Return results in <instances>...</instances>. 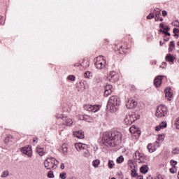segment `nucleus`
I'll use <instances>...</instances> for the list:
<instances>
[{
  "instance_id": "nucleus-46",
  "label": "nucleus",
  "mask_w": 179,
  "mask_h": 179,
  "mask_svg": "<svg viewBox=\"0 0 179 179\" xmlns=\"http://www.w3.org/2000/svg\"><path fill=\"white\" fill-rule=\"evenodd\" d=\"M135 178H136V179H143V176L137 175V176H136Z\"/></svg>"
},
{
  "instance_id": "nucleus-62",
  "label": "nucleus",
  "mask_w": 179,
  "mask_h": 179,
  "mask_svg": "<svg viewBox=\"0 0 179 179\" xmlns=\"http://www.w3.org/2000/svg\"><path fill=\"white\" fill-rule=\"evenodd\" d=\"M126 179H129V178H126Z\"/></svg>"
},
{
  "instance_id": "nucleus-45",
  "label": "nucleus",
  "mask_w": 179,
  "mask_h": 179,
  "mask_svg": "<svg viewBox=\"0 0 179 179\" xmlns=\"http://www.w3.org/2000/svg\"><path fill=\"white\" fill-rule=\"evenodd\" d=\"M162 16H167V11L162 10Z\"/></svg>"
},
{
  "instance_id": "nucleus-12",
  "label": "nucleus",
  "mask_w": 179,
  "mask_h": 179,
  "mask_svg": "<svg viewBox=\"0 0 179 179\" xmlns=\"http://www.w3.org/2000/svg\"><path fill=\"white\" fill-rule=\"evenodd\" d=\"M124 121L126 125H131L133 122H135V120H134V116L131 115H126Z\"/></svg>"
},
{
  "instance_id": "nucleus-27",
  "label": "nucleus",
  "mask_w": 179,
  "mask_h": 179,
  "mask_svg": "<svg viewBox=\"0 0 179 179\" xmlns=\"http://www.w3.org/2000/svg\"><path fill=\"white\" fill-rule=\"evenodd\" d=\"M108 166L109 169H113L114 166H115V164L114 163V161L109 160L108 162Z\"/></svg>"
},
{
  "instance_id": "nucleus-40",
  "label": "nucleus",
  "mask_w": 179,
  "mask_h": 179,
  "mask_svg": "<svg viewBox=\"0 0 179 179\" xmlns=\"http://www.w3.org/2000/svg\"><path fill=\"white\" fill-rule=\"evenodd\" d=\"M170 172L172 174H175V173H177V171H176V168L174 166L170 169Z\"/></svg>"
},
{
  "instance_id": "nucleus-38",
  "label": "nucleus",
  "mask_w": 179,
  "mask_h": 179,
  "mask_svg": "<svg viewBox=\"0 0 179 179\" xmlns=\"http://www.w3.org/2000/svg\"><path fill=\"white\" fill-rule=\"evenodd\" d=\"M153 17H155V14H153V13H150V14L147 16V19H148V20L153 19Z\"/></svg>"
},
{
  "instance_id": "nucleus-11",
  "label": "nucleus",
  "mask_w": 179,
  "mask_h": 179,
  "mask_svg": "<svg viewBox=\"0 0 179 179\" xmlns=\"http://www.w3.org/2000/svg\"><path fill=\"white\" fill-rule=\"evenodd\" d=\"M136 106H138V102L132 98L129 99L126 104V107L128 108H135Z\"/></svg>"
},
{
  "instance_id": "nucleus-20",
  "label": "nucleus",
  "mask_w": 179,
  "mask_h": 179,
  "mask_svg": "<svg viewBox=\"0 0 179 179\" xmlns=\"http://www.w3.org/2000/svg\"><path fill=\"white\" fill-rule=\"evenodd\" d=\"M86 90V86L85 85V83L83 82H80V85H78V92H85V90Z\"/></svg>"
},
{
  "instance_id": "nucleus-42",
  "label": "nucleus",
  "mask_w": 179,
  "mask_h": 179,
  "mask_svg": "<svg viewBox=\"0 0 179 179\" xmlns=\"http://www.w3.org/2000/svg\"><path fill=\"white\" fill-rule=\"evenodd\" d=\"M169 47H172V48H174L175 47V44H174V41H171Z\"/></svg>"
},
{
  "instance_id": "nucleus-34",
  "label": "nucleus",
  "mask_w": 179,
  "mask_h": 179,
  "mask_svg": "<svg viewBox=\"0 0 179 179\" xmlns=\"http://www.w3.org/2000/svg\"><path fill=\"white\" fill-rule=\"evenodd\" d=\"M48 178H54V172L52 171H50L48 173Z\"/></svg>"
},
{
  "instance_id": "nucleus-29",
  "label": "nucleus",
  "mask_w": 179,
  "mask_h": 179,
  "mask_svg": "<svg viewBox=\"0 0 179 179\" xmlns=\"http://www.w3.org/2000/svg\"><path fill=\"white\" fill-rule=\"evenodd\" d=\"M9 176V171H4L3 172V174L1 176V178H5L6 177H8Z\"/></svg>"
},
{
  "instance_id": "nucleus-35",
  "label": "nucleus",
  "mask_w": 179,
  "mask_h": 179,
  "mask_svg": "<svg viewBox=\"0 0 179 179\" xmlns=\"http://www.w3.org/2000/svg\"><path fill=\"white\" fill-rule=\"evenodd\" d=\"M59 177L62 179H66V172H62L60 173Z\"/></svg>"
},
{
  "instance_id": "nucleus-49",
  "label": "nucleus",
  "mask_w": 179,
  "mask_h": 179,
  "mask_svg": "<svg viewBox=\"0 0 179 179\" xmlns=\"http://www.w3.org/2000/svg\"><path fill=\"white\" fill-rule=\"evenodd\" d=\"M156 179H163V176H162V175H158Z\"/></svg>"
},
{
  "instance_id": "nucleus-16",
  "label": "nucleus",
  "mask_w": 179,
  "mask_h": 179,
  "mask_svg": "<svg viewBox=\"0 0 179 179\" xmlns=\"http://www.w3.org/2000/svg\"><path fill=\"white\" fill-rule=\"evenodd\" d=\"M129 131L131 134H134L135 136H136V135H141V133L138 131V129L135 126H131L129 128Z\"/></svg>"
},
{
  "instance_id": "nucleus-26",
  "label": "nucleus",
  "mask_w": 179,
  "mask_h": 179,
  "mask_svg": "<svg viewBox=\"0 0 179 179\" xmlns=\"http://www.w3.org/2000/svg\"><path fill=\"white\" fill-rule=\"evenodd\" d=\"M84 120L87 121V122H92L93 118L89 115H85L84 116Z\"/></svg>"
},
{
  "instance_id": "nucleus-32",
  "label": "nucleus",
  "mask_w": 179,
  "mask_h": 179,
  "mask_svg": "<svg viewBox=\"0 0 179 179\" xmlns=\"http://www.w3.org/2000/svg\"><path fill=\"white\" fill-rule=\"evenodd\" d=\"M160 16H162V14H160L159 11L155 13V20H156V22L159 21V19L160 18Z\"/></svg>"
},
{
  "instance_id": "nucleus-43",
  "label": "nucleus",
  "mask_w": 179,
  "mask_h": 179,
  "mask_svg": "<svg viewBox=\"0 0 179 179\" xmlns=\"http://www.w3.org/2000/svg\"><path fill=\"white\" fill-rule=\"evenodd\" d=\"M171 164L173 166V167L177 164V161H171Z\"/></svg>"
},
{
  "instance_id": "nucleus-22",
  "label": "nucleus",
  "mask_w": 179,
  "mask_h": 179,
  "mask_svg": "<svg viewBox=\"0 0 179 179\" xmlns=\"http://www.w3.org/2000/svg\"><path fill=\"white\" fill-rule=\"evenodd\" d=\"M141 173H143V174H146L148 173V166L143 165L140 169Z\"/></svg>"
},
{
  "instance_id": "nucleus-4",
  "label": "nucleus",
  "mask_w": 179,
  "mask_h": 179,
  "mask_svg": "<svg viewBox=\"0 0 179 179\" xmlns=\"http://www.w3.org/2000/svg\"><path fill=\"white\" fill-rule=\"evenodd\" d=\"M75 148L78 152H82L83 156L84 157H90V152H89L88 147L86 144H83L81 143H75Z\"/></svg>"
},
{
  "instance_id": "nucleus-57",
  "label": "nucleus",
  "mask_w": 179,
  "mask_h": 179,
  "mask_svg": "<svg viewBox=\"0 0 179 179\" xmlns=\"http://www.w3.org/2000/svg\"><path fill=\"white\" fill-rule=\"evenodd\" d=\"M164 41H169V38H164Z\"/></svg>"
},
{
  "instance_id": "nucleus-41",
  "label": "nucleus",
  "mask_w": 179,
  "mask_h": 179,
  "mask_svg": "<svg viewBox=\"0 0 179 179\" xmlns=\"http://www.w3.org/2000/svg\"><path fill=\"white\" fill-rule=\"evenodd\" d=\"M173 33H174V36H177V34H178V33H179V29H177V28H174L173 29Z\"/></svg>"
},
{
  "instance_id": "nucleus-48",
  "label": "nucleus",
  "mask_w": 179,
  "mask_h": 179,
  "mask_svg": "<svg viewBox=\"0 0 179 179\" xmlns=\"http://www.w3.org/2000/svg\"><path fill=\"white\" fill-rule=\"evenodd\" d=\"M164 29L166 31H170V29L169 28V27H166L164 28Z\"/></svg>"
},
{
  "instance_id": "nucleus-31",
  "label": "nucleus",
  "mask_w": 179,
  "mask_h": 179,
  "mask_svg": "<svg viewBox=\"0 0 179 179\" xmlns=\"http://www.w3.org/2000/svg\"><path fill=\"white\" fill-rule=\"evenodd\" d=\"M85 78H87L88 79H90V77L92 76V73L90 71H87L84 73Z\"/></svg>"
},
{
  "instance_id": "nucleus-58",
  "label": "nucleus",
  "mask_w": 179,
  "mask_h": 179,
  "mask_svg": "<svg viewBox=\"0 0 179 179\" xmlns=\"http://www.w3.org/2000/svg\"><path fill=\"white\" fill-rule=\"evenodd\" d=\"M160 22H163V18L159 19Z\"/></svg>"
},
{
  "instance_id": "nucleus-37",
  "label": "nucleus",
  "mask_w": 179,
  "mask_h": 179,
  "mask_svg": "<svg viewBox=\"0 0 179 179\" xmlns=\"http://www.w3.org/2000/svg\"><path fill=\"white\" fill-rule=\"evenodd\" d=\"M172 153L173 155H179V148H175L173 151Z\"/></svg>"
},
{
  "instance_id": "nucleus-28",
  "label": "nucleus",
  "mask_w": 179,
  "mask_h": 179,
  "mask_svg": "<svg viewBox=\"0 0 179 179\" xmlns=\"http://www.w3.org/2000/svg\"><path fill=\"white\" fill-rule=\"evenodd\" d=\"M67 79L71 82H75L76 77L73 75H70L67 77Z\"/></svg>"
},
{
  "instance_id": "nucleus-23",
  "label": "nucleus",
  "mask_w": 179,
  "mask_h": 179,
  "mask_svg": "<svg viewBox=\"0 0 179 179\" xmlns=\"http://www.w3.org/2000/svg\"><path fill=\"white\" fill-rule=\"evenodd\" d=\"M62 148L63 155H67L68 154V146H66V144H63Z\"/></svg>"
},
{
  "instance_id": "nucleus-10",
  "label": "nucleus",
  "mask_w": 179,
  "mask_h": 179,
  "mask_svg": "<svg viewBox=\"0 0 179 179\" xmlns=\"http://www.w3.org/2000/svg\"><path fill=\"white\" fill-rule=\"evenodd\" d=\"M21 152L24 155H26L27 156H28V157H31V156L33 155V154L31 152V147L30 145H29L27 147L22 148Z\"/></svg>"
},
{
  "instance_id": "nucleus-21",
  "label": "nucleus",
  "mask_w": 179,
  "mask_h": 179,
  "mask_svg": "<svg viewBox=\"0 0 179 179\" xmlns=\"http://www.w3.org/2000/svg\"><path fill=\"white\" fill-rule=\"evenodd\" d=\"M36 152L39 155V156H44L45 155V152H44V148L38 147L36 148Z\"/></svg>"
},
{
  "instance_id": "nucleus-19",
  "label": "nucleus",
  "mask_w": 179,
  "mask_h": 179,
  "mask_svg": "<svg viewBox=\"0 0 179 179\" xmlns=\"http://www.w3.org/2000/svg\"><path fill=\"white\" fill-rule=\"evenodd\" d=\"M174 59H176V58L171 55V54H168L166 57V61L170 62L171 64H174Z\"/></svg>"
},
{
  "instance_id": "nucleus-50",
  "label": "nucleus",
  "mask_w": 179,
  "mask_h": 179,
  "mask_svg": "<svg viewBox=\"0 0 179 179\" xmlns=\"http://www.w3.org/2000/svg\"><path fill=\"white\" fill-rule=\"evenodd\" d=\"M173 23H176V24H175V26H176L177 27H178L179 23H178V21H175Z\"/></svg>"
},
{
  "instance_id": "nucleus-39",
  "label": "nucleus",
  "mask_w": 179,
  "mask_h": 179,
  "mask_svg": "<svg viewBox=\"0 0 179 179\" xmlns=\"http://www.w3.org/2000/svg\"><path fill=\"white\" fill-rule=\"evenodd\" d=\"M164 139V135L163 134H159L158 136V141H163Z\"/></svg>"
},
{
  "instance_id": "nucleus-6",
  "label": "nucleus",
  "mask_w": 179,
  "mask_h": 179,
  "mask_svg": "<svg viewBox=\"0 0 179 179\" xmlns=\"http://www.w3.org/2000/svg\"><path fill=\"white\" fill-rule=\"evenodd\" d=\"M167 115V107L164 105H159L156 110L155 115L157 118L166 117Z\"/></svg>"
},
{
  "instance_id": "nucleus-18",
  "label": "nucleus",
  "mask_w": 179,
  "mask_h": 179,
  "mask_svg": "<svg viewBox=\"0 0 179 179\" xmlns=\"http://www.w3.org/2000/svg\"><path fill=\"white\" fill-rule=\"evenodd\" d=\"M166 97H168V100H170L173 97V92H171V88H167L164 90Z\"/></svg>"
},
{
  "instance_id": "nucleus-3",
  "label": "nucleus",
  "mask_w": 179,
  "mask_h": 179,
  "mask_svg": "<svg viewBox=\"0 0 179 179\" xmlns=\"http://www.w3.org/2000/svg\"><path fill=\"white\" fill-rule=\"evenodd\" d=\"M58 164H59V162H58V160H56V159L54 157L48 158L44 162V166L48 170H55Z\"/></svg>"
},
{
  "instance_id": "nucleus-51",
  "label": "nucleus",
  "mask_w": 179,
  "mask_h": 179,
  "mask_svg": "<svg viewBox=\"0 0 179 179\" xmlns=\"http://www.w3.org/2000/svg\"><path fill=\"white\" fill-rule=\"evenodd\" d=\"M173 49L174 48H173V47L169 46V51L171 52V51H173Z\"/></svg>"
},
{
  "instance_id": "nucleus-56",
  "label": "nucleus",
  "mask_w": 179,
  "mask_h": 179,
  "mask_svg": "<svg viewBox=\"0 0 179 179\" xmlns=\"http://www.w3.org/2000/svg\"><path fill=\"white\" fill-rule=\"evenodd\" d=\"M156 143H157V148H159V146H160V145L159 144V143H160V142H159V141H156Z\"/></svg>"
},
{
  "instance_id": "nucleus-60",
  "label": "nucleus",
  "mask_w": 179,
  "mask_h": 179,
  "mask_svg": "<svg viewBox=\"0 0 179 179\" xmlns=\"http://www.w3.org/2000/svg\"><path fill=\"white\" fill-rule=\"evenodd\" d=\"M159 31H161V32H162V31H163V30H162V29H160V30H159Z\"/></svg>"
},
{
  "instance_id": "nucleus-17",
  "label": "nucleus",
  "mask_w": 179,
  "mask_h": 179,
  "mask_svg": "<svg viewBox=\"0 0 179 179\" xmlns=\"http://www.w3.org/2000/svg\"><path fill=\"white\" fill-rule=\"evenodd\" d=\"M73 136L78 139H83L85 138V134L83 133L82 131H76L73 133Z\"/></svg>"
},
{
  "instance_id": "nucleus-13",
  "label": "nucleus",
  "mask_w": 179,
  "mask_h": 179,
  "mask_svg": "<svg viewBox=\"0 0 179 179\" xmlns=\"http://www.w3.org/2000/svg\"><path fill=\"white\" fill-rule=\"evenodd\" d=\"M104 90H105V92H104L105 96L106 97L108 96H110V94H111V93H113V85L107 84L104 87Z\"/></svg>"
},
{
  "instance_id": "nucleus-59",
  "label": "nucleus",
  "mask_w": 179,
  "mask_h": 179,
  "mask_svg": "<svg viewBox=\"0 0 179 179\" xmlns=\"http://www.w3.org/2000/svg\"><path fill=\"white\" fill-rule=\"evenodd\" d=\"M160 45H163V43H162V41H160Z\"/></svg>"
},
{
  "instance_id": "nucleus-52",
  "label": "nucleus",
  "mask_w": 179,
  "mask_h": 179,
  "mask_svg": "<svg viewBox=\"0 0 179 179\" xmlns=\"http://www.w3.org/2000/svg\"><path fill=\"white\" fill-rule=\"evenodd\" d=\"M159 27H162V29H164V24H160Z\"/></svg>"
},
{
  "instance_id": "nucleus-36",
  "label": "nucleus",
  "mask_w": 179,
  "mask_h": 179,
  "mask_svg": "<svg viewBox=\"0 0 179 179\" xmlns=\"http://www.w3.org/2000/svg\"><path fill=\"white\" fill-rule=\"evenodd\" d=\"M159 127L161 128H166V127H167V123L164 122H162L160 124H159Z\"/></svg>"
},
{
  "instance_id": "nucleus-55",
  "label": "nucleus",
  "mask_w": 179,
  "mask_h": 179,
  "mask_svg": "<svg viewBox=\"0 0 179 179\" xmlns=\"http://www.w3.org/2000/svg\"><path fill=\"white\" fill-rule=\"evenodd\" d=\"M162 33H164V34H166V33H167V31L163 30V31H162Z\"/></svg>"
},
{
  "instance_id": "nucleus-2",
  "label": "nucleus",
  "mask_w": 179,
  "mask_h": 179,
  "mask_svg": "<svg viewBox=\"0 0 179 179\" xmlns=\"http://www.w3.org/2000/svg\"><path fill=\"white\" fill-rule=\"evenodd\" d=\"M120 98L116 96H110L107 103V110L110 113H115L118 110V106L120 104Z\"/></svg>"
},
{
  "instance_id": "nucleus-5",
  "label": "nucleus",
  "mask_w": 179,
  "mask_h": 179,
  "mask_svg": "<svg viewBox=\"0 0 179 179\" xmlns=\"http://www.w3.org/2000/svg\"><path fill=\"white\" fill-rule=\"evenodd\" d=\"M106 59L104 56H99L94 59V65L96 69H103L106 66Z\"/></svg>"
},
{
  "instance_id": "nucleus-7",
  "label": "nucleus",
  "mask_w": 179,
  "mask_h": 179,
  "mask_svg": "<svg viewBox=\"0 0 179 179\" xmlns=\"http://www.w3.org/2000/svg\"><path fill=\"white\" fill-rule=\"evenodd\" d=\"M135 159L137 161L138 163H141L143 164L145 162V155H143V153H142L141 151H136L135 154Z\"/></svg>"
},
{
  "instance_id": "nucleus-53",
  "label": "nucleus",
  "mask_w": 179,
  "mask_h": 179,
  "mask_svg": "<svg viewBox=\"0 0 179 179\" xmlns=\"http://www.w3.org/2000/svg\"><path fill=\"white\" fill-rule=\"evenodd\" d=\"M165 34H166V36H171V34H170V33L169 31H166Z\"/></svg>"
},
{
  "instance_id": "nucleus-30",
  "label": "nucleus",
  "mask_w": 179,
  "mask_h": 179,
  "mask_svg": "<svg viewBox=\"0 0 179 179\" xmlns=\"http://www.w3.org/2000/svg\"><path fill=\"white\" fill-rule=\"evenodd\" d=\"M117 163H118L119 164L122 163V162H124V157L122 156H120L119 157L117 158L116 159Z\"/></svg>"
},
{
  "instance_id": "nucleus-15",
  "label": "nucleus",
  "mask_w": 179,
  "mask_h": 179,
  "mask_svg": "<svg viewBox=\"0 0 179 179\" xmlns=\"http://www.w3.org/2000/svg\"><path fill=\"white\" fill-rule=\"evenodd\" d=\"M58 118H62L64 121V122H63L64 125H66L67 127H71V125H72V124H73V122L70 118L64 117H58Z\"/></svg>"
},
{
  "instance_id": "nucleus-14",
  "label": "nucleus",
  "mask_w": 179,
  "mask_h": 179,
  "mask_svg": "<svg viewBox=\"0 0 179 179\" xmlns=\"http://www.w3.org/2000/svg\"><path fill=\"white\" fill-rule=\"evenodd\" d=\"M162 80H163V76H158L154 80V85L156 87H160L162 85Z\"/></svg>"
},
{
  "instance_id": "nucleus-24",
  "label": "nucleus",
  "mask_w": 179,
  "mask_h": 179,
  "mask_svg": "<svg viewBox=\"0 0 179 179\" xmlns=\"http://www.w3.org/2000/svg\"><path fill=\"white\" fill-rule=\"evenodd\" d=\"M99 164H100V159H95L92 162V166L95 167V169H97Z\"/></svg>"
},
{
  "instance_id": "nucleus-33",
  "label": "nucleus",
  "mask_w": 179,
  "mask_h": 179,
  "mask_svg": "<svg viewBox=\"0 0 179 179\" xmlns=\"http://www.w3.org/2000/svg\"><path fill=\"white\" fill-rule=\"evenodd\" d=\"M131 177H138V173L136 172V170L132 169L131 170Z\"/></svg>"
},
{
  "instance_id": "nucleus-1",
  "label": "nucleus",
  "mask_w": 179,
  "mask_h": 179,
  "mask_svg": "<svg viewBox=\"0 0 179 179\" xmlns=\"http://www.w3.org/2000/svg\"><path fill=\"white\" fill-rule=\"evenodd\" d=\"M122 136L121 133L118 131L106 132L102 138L103 145L106 146H113V145H118V142H121Z\"/></svg>"
},
{
  "instance_id": "nucleus-25",
  "label": "nucleus",
  "mask_w": 179,
  "mask_h": 179,
  "mask_svg": "<svg viewBox=\"0 0 179 179\" xmlns=\"http://www.w3.org/2000/svg\"><path fill=\"white\" fill-rule=\"evenodd\" d=\"M147 149L150 152V153H153V152L156 150V149H155V148L152 146V144H148V145L147 146Z\"/></svg>"
},
{
  "instance_id": "nucleus-44",
  "label": "nucleus",
  "mask_w": 179,
  "mask_h": 179,
  "mask_svg": "<svg viewBox=\"0 0 179 179\" xmlns=\"http://www.w3.org/2000/svg\"><path fill=\"white\" fill-rule=\"evenodd\" d=\"M160 129H162L160 125L155 127V131H160Z\"/></svg>"
},
{
  "instance_id": "nucleus-8",
  "label": "nucleus",
  "mask_w": 179,
  "mask_h": 179,
  "mask_svg": "<svg viewBox=\"0 0 179 179\" xmlns=\"http://www.w3.org/2000/svg\"><path fill=\"white\" fill-rule=\"evenodd\" d=\"M84 109L91 113H97L100 110V106L87 104L84 106Z\"/></svg>"
},
{
  "instance_id": "nucleus-47",
  "label": "nucleus",
  "mask_w": 179,
  "mask_h": 179,
  "mask_svg": "<svg viewBox=\"0 0 179 179\" xmlns=\"http://www.w3.org/2000/svg\"><path fill=\"white\" fill-rule=\"evenodd\" d=\"M60 169H62V170H64V169H65V165L64 164H62L60 166Z\"/></svg>"
},
{
  "instance_id": "nucleus-61",
  "label": "nucleus",
  "mask_w": 179,
  "mask_h": 179,
  "mask_svg": "<svg viewBox=\"0 0 179 179\" xmlns=\"http://www.w3.org/2000/svg\"><path fill=\"white\" fill-rule=\"evenodd\" d=\"M178 45H179V41L177 43Z\"/></svg>"
},
{
  "instance_id": "nucleus-54",
  "label": "nucleus",
  "mask_w": 179,
  "mask_h": 179,
  "mask_svg": "<svg viewBox=\"0 0 179 179\" xmlns=\"http://www.w3.org/2000/svg\"><path fill=\"white\" fill-rule=\"evenodd\" d=\"M33 141H34V143H33V145H36V143H36V141H37V138H34V140H33Z\"/></svg>"
},
{
  "instance_id": "nucleus-9",
  "label": "nucleus",
  "mask_w": 179,
  "mask_h": 179,
  "mask_svg": "<svg viewBox=\"0 0 179 179\" xmlns=\"http://www.w3.org/2000/svg\"><path fill=\"white\" fill-rule=\"evenodd\" d=\"M118 79V74L115 73V71H110L107 77V80H108L109 82H112L113 83L114 82H117Z\"/></svg>"
}]
</instances>
